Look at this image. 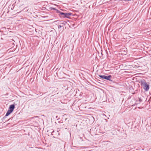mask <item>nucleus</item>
I'll list each match as a JSON object with an SVG mask.
<instances>
[{
    "label": "nucleus",
    "instance_id": "14",
    "mask_svg": "<svg viewBox=\"0 0 151 151\" xmlns=\"http://www.w3.org/2000/svg\"><path fill=\"white\" fill-rule=\"evenodd\" d=\"M57 117H58V116H56V118H57Z\"/></svg>",
    "mask_w": 151,
    "mask_h": 151
},
{
    "label": "nucleus",
    "instance_id": "6",
    "mask_svg": "<svg viewBox=\"0 0 151 151\" xmlns=\"http://www.w3.org/2000/svg\"><path fill=\"white\" fill-rule=\"evenodd\" d=\"M50 9L51 10L56 11V13L57 14H58V13L59 12V11H60L56 9V8L54 7H51Z\"/></svg>",
    "mask_w": 151,
    "mask_h": 151
},
{
    "label": "nucleus",
    "instance_id": "5",
    "mask_svg": "<svg viewBox=\"0 0 151 151\" xmlns=\"http://www.w3.org/2000/svg\"><path fill=\"white\" fill-rule=\"evenodd\" d=\"M136 101L137 102H139L137 104L135 103V104H140L141 102H142L143 101H142V99L141 98L139 97H138V99L136 100Z\"/></svg>",
    "mask_w": 151,
    "mask_h": 151
},
{
    "label": "nucleus",
    "instance_id": "1",
    "mask_svg": "<svg viewBox=\"0 0 151 151\" xmlns=\"http://www.w3.org/2000/svg\"><path fill=\"white\" fill-rule=\"evenodd\" d=\"M142 87L143 89L145 91H147L150 88L149 83L147 82L146 80L144 79H142L139 82Z\"/></svg>",
    "mask_w": 151,
    "mask_h": 151
},
{
    "label": "nucleus",
    "instance_id": "3",
    "mask_svg": "<svg viewBox=\"0 0 151 151\" xmlns=\"http://www.w3.org/2000/svg\"><path fill=\"white\" fill-rule=\"evenodd\" d=\"M16 104H14L10 105L9 107L8 110L7 111L6 114V116H8L13 111L15 108Z\"/></svg>",
    "mask_w": 151,
    "mask_h": 151
},
{
    "label": "nucleus",
    "instance_id": "11",
    "mask_svg": "<svg viewBox=\"0 0 151 151\" xmlns=\"http://www.w3.org/2000/svg\"><path fill=\"white\" fill-rule=\"evenodd\" d=\"M7 116H6V114L5 116L1 119L2 120H3L4 119H6Z\"/></svg>",
    "mask_w": 151,
    "mask_h": 151
},
{
    "label": "nucleus",
    "instance_id": "9",
    "mask_svg": "<svg viewBox=\"0 0 151 151\" xmlns=\"http://www.w3.org/2000/svg\"><path fill=\"white\" fill-rule=\"evenodd\" d=\"M66 23V22H65V21H64V22H63L60 23V24H61V25H63V26L65 25V24Z\"/></svg>",
    "mask_w": 151,
    "mask_h": 151
},
{
    "label": "nucleus",
    "instance_id": "2",
    "mask_svg": "<svg viewBox=\"0 0 151 151\" xmlns=\"http://www.w3.org/2000/svg\"><path fill=\"white\" fill-rule=\"evenodd\" d=\"M58 15L62 18H69L70 16L72 15V14L70 12H66V11H59L58 13Z\"/></svg>",
    "mask_w": 151,
    "mask_h": 151
},
{
    "label": "nucleus",
    "instance_id": "12",
    "mask_svg": "<svg viewBox=\"0 0 151 151\" xmlns=\"http://www.w3.org/2000/svg\"><path fill=\"white\" fill-rule=\"evenodd\" d=\"M11 119V120L12 119V118H9V119H8L7 121H9Z\"/></svg>",
    "mask_w": 151,
    "mask_h": 151
},
{
    "label": "nucleus",
    "instance_id": "7",
    "mask_svg": "<svg viewBox=\"0 0 151 151\" xmlns=\"http://www.w3.org/2000/svg\"><path fill=\"white\" fill-rule=\"evenodd\" d=\"M76 139H77V140L79 142H81V141H83V140L82 137H78Z\"/></svg>",
    "mask_w": 151,
    "mask_h": 151
},
{
    "label": "nucleus",
    "instance_id": "8",
    "mask_svg": "<svg viewBox=\"0 0 151 151\" xmlns=\"http://www.w3.org/2000/svg\"><path fill=\"white\" fill-rule=\"evenodd\" d=\"M99 76L101 79H104V78L105 77V75H99Z\"/></svg>",
    "mask_w": 151,
    "mask_h": 151
},
{
    "label": "nucleus",
    "instance_id": "4",
    "mask_svg": "<svg viewBox=\"0 0 151 151\" xmlns=\"http://www.w3.org/2000/svg\"><path fill=\"white\" fill-rule=\"evenodd\" d=\"M111 78L112 76L111 75H109L108 76L105 75L104 79H105L107 80H108L113 82L114 81L111 80Z\"/></svg>",
    "mask_w": 151,
    "mask_h": 151
},
{
    "label": "nucleus",
    "instance_id": "10",
    "mask_svg": "<svg viewBox=\"0 0 151 151\" xmlns=\"http://www.w3.org/2000/svg\"><path fill=\"white\" fill-rule=\"evenodd\" d=\"M63 27V25H58V29H60L61 27Z\"/></svg>",
    "mask_w": 151,
    "mask_h": 151
},
{
    "label": "nucleus",
    "instance_id": "13",
    "mask_svg": "<svg viewBox=\"0 0 151 151\" xmlns=\"http://www.w3.org/2000/svg\"><path fill=\"white\" fill-rule=\"evenodd\" d=\"M67 119V118H66L65 119V121H66V120Z\"/></svg>",
    "mask_w": 151,
    "mask_h": 151
}]
</instances>
